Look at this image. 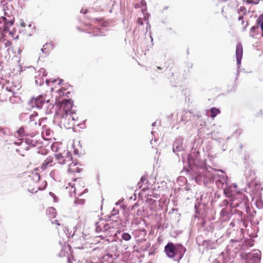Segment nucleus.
Wrapping results in <instances>:
<instances>
[{
	"instance_id": "1",
	"label": "nucleus",
	"mask_w": 263,
	"mask_h": 263,
	"mask_svg": "<svg viewBox=\"0 0 263 263\" xmlns=\"http://www.w3.org/2000/svg\"><path fill=\"white\" fill-rule=\"evenodd\" d=\"M55 158L59 163L63 165H66L69 166L68 172H74L76 170H73L71 167L76 165V163H74L72 160V154L68 151H64L62 154H58L55 155Z\"/></svg>"
},
{
	"instance_id": "2",
	"label": "nucleus",
	"mask_w": 263,
	"mask_h": 263,
	"mask_svg": "<svg viewBox=\"0 0 263 263\" xmlns=\"http://www.w3.org/2000/svg\"><path fill=\"white\" fill-rule=\"evenodd\" d=\"M76 115H61L59 121L60 126L66 129H70L75 125V117ZM78 118V117H76Z\"/></svg>"
},
{
	"instance_id": "3",
	"label": "nucleus",
	"mask_w": 263,
	"mask_h": 263,
	"mask_svg": "<svg viewBox=\"0 0 263 263\" xmlns=\"http://www.w3.org/2000/svg\"><path fill=\"white\" fill-rule=\"evenodd\" d=\"M74 183H69V185L71 186L72 189H73V192L76 196L77 194L80 197L82 196L85 193L88 192L87 189L84 188V182L80 178L75 179Z\"/></svg>"
},
{
	"instance_id": "4",
	"label": "nucleus",
	"mask_w": 263,
	"mask_h": 263,
	"mask_svg": "<svg viewBox=\"0 0 263 263\" xmlns=\"http://www.w3.org/2000/svg\"><path fill=\"white\" fill-rule=\"evenodd\" d=\"M61 115H76V111L73 109V101L71 99H65L59 102Z\"/></svg>"
},
{
	"instance_id": "5",
	"label": "nucleus",
	"mask_w": 263,
	"mask_h": 263,
	"mask_svg": "<svg viewBox=\"0 0 263 263\" xmlns=\"http://www.w3.org/2000/svg\"><path fill=\"white\" fill-rule=\"evenodd\" d=\"M179 247L184 250V252L185 251V248H184L182 245H179L177 247L172 242L167 243L164 248V251L169 258H174L177 254L178 249Z\"/></svg>"
},
{
	"instance_id": "6",
	"label": "nucleus",
	"mask_w": 263,
	"mask_h": 263,
	"mask_svg": "<svg viewBox=\"0 0 263 263\" xmlns=\"http://www.w3.org/2000/svg\"><path fill=\"white\" fill-rule=\"evenodd\" d=\"M45 102V98L43 95L39 96L36 98H32L31 100V102L32 104H35L36 107L37 108H41Z\"/></svg>"
},
{
	"instance_id": "7",
	"label": "nucleus",
	"mask_w": 263,
	"mask_h": 263,
	"mask_svg": "<svg viewBox=\"0 0 263 263\" xmlns=\"http://www.w3.org/2000/svg\"><path fill=\"white\" fill-rule=\"evenodd\" d=\"M243 54V48L241 44H238L236 46V55L238 64H240Z\"/></svg>"
},
{
	"instance_id": "8",
	"label": "nucleus",
	"mask_w": 263,
	"mask_h": 263,
	"mask_svg": "<svg viewBox=\"0 0 263 263\" xmlns=\"http://www.w3.org/2000/svg\"><path fill=\"white\" fill-rule=\"evenodd\" d=\"M53 162V158L52 156L48 157L42 164V168L46 169L48 167L52 166L54 163Z\"/></svg>"
},
{
	"instance_id": "9",
	"label": "nucleus",
	"mask_w": 263,
	"mask_h": 263,
	"mask_svg": "<svg viewBox=\"0 0 263 263\" xmlns=\"http://www.w3.org/2000/svg\"><path fill=\"white\" fill-rule=\"evenodd\" d=\"M54 49V45L52 43H46L43 45L42 50L45 53H48Z\"/></svg>"
},
{
	"instance_id": "10",
	"label": "nucleus",
	"mask_w": 263,
	"mask_h": 263,
	"mask_svg": "<svg viewBox=\"0 0 263 263\" xmlns=\"http://www.w3.org/2000/svg\"><path fill=\"white\" fill-rule=\"evenodd\" d=\"M92 22L93 23H100L101 26L103 27H107L108 26L109 24L108 21L105 20V19L103 17L93 18Z\"/></svg>"
},
{
	"instance_id": "11",
	"label": "nucleus",
	"mask_w": 263,
	"mask_h": 263,
	"mask_svg": "<svg viewBox=\"0 0 263 263\" xmlns=\"http://www.w3.org/2000/svg\"><path fill=\"white\" fill-rule=\"evenodd\" d=\"M46 214L50 218H54L56 216V210L54 208L50 207L47 210Z\"/></svg>"
},
{
	"instance_id": "12",
	"label": "nucleus",
	"mask_w": 263,
	"mask_h": 263,
	"mask_svg": "<svg viewBox=\"0 0 263 263\" xmlns=\"http://www.w3.org/2000/svg\"><path fill=\"white\" fill-rule=\"evenodd\" d=\"M59 93L61 97L66 96L68 98L69 95L71 94V91L68 90L67 89L62 87L59 90Z\"/></svg>"
},
{
	"instance_id": "13",
	"label": "nucleus",
	"mask_w": 263,
	"mask_h": 263,
	"mask_svg": "<svg viewBox=\"0 0 263 263\" xmlns=\"http://www.w3.org/2000/svg\"><path fill=\"white\" fill-rule=\"evenodd\" d=\"M191 119V113L187 111L183 112L181 120L184 123L187 122Z\"/></svg>"
},
{
	"instance_id": "14",
	"label": "nucleus",
	"mask_w": 263,
	"mask_h": 263,
	"mask_svg": "<svg viewBox=\"0 0 263 263\" xmlns=\"http://www.w3.org/2000/svg\"><path fill=\"white\" fill-rule=\"evenodd\" d=\"M14 135L15 136L17 137V138H22L26 135L24 128L23 127L20 128V129L15 133Z\"/></svg>"
},
{
	"instance_id": "15",
	"label": "nucleus",
	"mask_w": 263,
	"mask_h": 263,
	"mask_svg": "<svg viewBox=\"0 0 263 263\" xmlns=\"http://www.w3.org/2000/svg\"><path fill=\"white\" fill-rule=\"evenodd\" d=\"M211 117L213 118H215L218 114L220 112L219 109L216 107H213L211 109Z\"/></svg>"
},
{
	"instance_id": "16",
	"label": "nucleus",
	"mask_w": 263,
	"mask_h": 263,
	"mask_svg": "<svg viewBox=\"0 0 263 263\" xmlns=\"http://www.w3.org/2000/svg\"><path fill=\"white\" fill-rule=\"evenodd\" d=\"M85 202V199L78 197L76 198L74 203L76 205H83Z\"/></svg>"
},
{
	"instance_id": "17",
	"label": "nucleus",
	"mask_w": 263,
	"mask_h": 263,
	"mask_svg": "<svg viewBox=\"0 0 263 263\" xmlns=\"http://www.w3.org/2000/svg\"><path fill=\"white\" fill-rule=\"evenodd\" d=\"M27 26L31 28V32H29V34L30 35H31V33H33V30H34V26H32V25L30 24V23H29ZM21 26L22 27H25L26 26H27V24H26L25 22L22 21L21 23Z\"/></svg>"
},
{
	"instance_id": "18",
	"label": "nucleus",
	"mask_w": 263,
	"mask_h": 263,
	"mask_svg": "<svg viewBox=\"0 0 263 263\" xmlns=\"http://www.w3.org/2000/svg\"><path fill=\"white\" fill-rule=\"evenodd\" d=\"M122 238L124 240L128 241L131 239V236L128 233H124L122 235Z\"/></svg>"
},
{
	"instance_id": "19",
	"label": "nucleus",
	"mask_w": 263,
	"mask_h": 263,
	"mask_svg": "<svg viewBox=\"0 0 263 263\" xmlns=\"http://www.w3.org/2000/svg\"><path fill=\"white\" fill-rule=\"evenodd\" d=\"M4 25H5V28H4V29L5 30H8V26H12L13 25V22H9V21H7V20H6V22L5 23H4Z\"/></svg>"
},
{
	"instance_id": "20",
	"label": "nucleus",
	"mask_w": 263,
	"mask_h": 263,
	"mask_svg": "<svg viewBox=\"0 0 263 263\" xmlns=\"http://www.w3.org/2000/svg\"><path fill=\"white\" fill-rule=\"evenodd\" d=\"M32 177L33 179H34L36 181L39 180L40 178L39 174L37 173H32Z\"/></svg>"
},
{
	"instance_id": "21",
	"label": "nucleus",
	"mask_w": 263,
	"mask_h": 263,
	"mask_svg": "<svg viewBox=\"0 0 263 263\" xmlns=\"http://www.w3.org/2000/svg\"><path fill=\"white\" fill-rule=\"evenodd\" d=\"M26 143L28 144H30L32 146H35V142H34L32 140L30 141L29 139H26Z\"/></svg>"
},
{
	"instance_id": "22",
	"label": "nucleus",
	"mask_w": 263,
	"mask_h": 263,
	"mask_svg": "<svg viewBox=\"0 0 263 263\" xmlns=\"http://www.w3.org/2000/svg\"><path fill=\"white\" fill-rule=\"evenodd\" d=\"M51 223L52 224H54L58 226H60L62 225V224L60 222V221L58 220H55L52 221Z\"/></svg>"
},
{
	"instance_id": "23",
	"label": "nucleus",
	"mask_w": 263,
	"mask_h": 263,
	"mask_svg": "<svg viewBox=\"0 0 263 263\" xmlns=\"http://www.w3.org/2000/svg\"><path fill=\"white\" fill-rule=\"evenodd\" d=\"M111 227L110 226V224L107 223L104 226V229L105 231H107L109 229H110Z\"/></svg>"
},
{
	"instance_id": "24",
	"label": "nucleus",
	"mask_w": 263,
	"mask_h": 263,
	"mask_svg": "<svg viewBox=\"0 0 263 263\" xmlns=\"http://www.w3.org/2000/svg\"><path fill=\"white\" fill-rule=\"evenodd\" d=\"M258 24L260 25L261 30L263 31V17L259 20Z\"/></svg>"
},
{
	"instance_id": "25",
	"label": "nucleus",
	"mask_w": 263,
	"mask_h": 263,
	"mask_svg": "<svg viewBox=\"0 0 263 263\" xmlns=\"http://www.w3.org/2000/svg\"><path fill=\"white\" fill-rule=\"evenodd\" d=\"M53 82L54 83H57V82L58 84L61 85L62 82H63V80H62V79L54 80Z\"/></svg>"
},
{
	"instance_id": "26",
	"label": "nucleus",
	"mask_w": 263,
	"mask_h": 263,
	"mask_svg": "<svg viewBox=\"0 0 263 263\" xmlns=\"http://www.w3.org/2000/svg\"><path fill=\"white\" fill-rule=\"evenodd\" d=\"M6 22V18L4 16H2L0 17V23H5Z\"/></svg>"
},
{
	"instance_id": "27",
	"label": "nucleus",
	"mask_w": 263,
	"mask_h": 263,
	"mask_svg": "<svg viewBox=\"0 0 263 263\" xmlns=\"http://www.w3.org/2000/svg\"><path fill=\"white\" fill-rule=\"evenodd\" d=\"M118 214V211L115 210V209H114L112 211V212H111V216L110 217L113 216H114V215H115L116 214Z\"/></svg>"
},
{
	"instance_id": "28",
	"label": "nucleus",
	"mask_w": 263,
	"mask_h": 263,
	"mask_svg": "<svg viewBox=\"0 0 263 263\" xmlns=\"http://www.w3.org/2000/svg\"><path fill=\"white\" fill-rule=\"evenodd\" d=\"M137 23L140 25H142L143 24V20L141 18H139L137 20Z\"/></svg>"
},
{
	"instance_id": "29",
	"label": "nucleus",
	"mask_w": 263,
	"mask_h": 263,
	"mask_svg": "<svg viewBox=\"0 0 263 263\" xmlns=\"http://www.w3.org/2000/svg\"><path fill=\"white\" fill-rule=\"evenodd\" d=\"M140 6L141 7H143V6H146V3L144 1L142 0L140 2Z\"/></svg>"
},
{
	"instance_id": "30",
	"label": "nucleus",
	"mask_w": 263,
	"mask_h": 263,
	"mask_svg": "<svg viewBox=\"0 0 263 263\" xmlns=\"http://www.w3.org/2000/svg\"><path fill=\"white\" fill-rule=\"evenodd\" d=\"M146 181V178L145 176L142 177L141 178V182H143L144 181Z\"/></svg>"
},
{
	"instance_id": "31",
	"label": "nucleus",
	"mask_w": 263,
	"mask_h": 263,
	"mask_svg": "<svg viewBox=\"0 0 263 263\" xmlns=\"http://www.w3.org/2000/svg\"><path fill=\"white\" fill-rule=\"evenodd\" d=\"M6 90L8 91L12 92L13 93H14V92H13V90L11 89V88H8V87H6Z\"/></svg>"
},
{
	"instance_id": "32",
	"label": "nucleus",
	"mask_w": 263,
	"mask_h": 263,
	"mask_svg": "<svg viewBox=\"0 0 263 263\" xmlns=\"http://www.w3.org/2000/svg\"><path fill=\"white\" fill-rule=\"evenodd\" d=\"M248 3H251V4H256L257 3H255V2H254L253 1H252V0H250V1H247Z\"/></svg>"
},
{
	"instance_id": "33",
	"label": "nucleus",
	"mask_w": 263,
	"mask_h": 263,
	"mask_svg": "<svg viewBox=\"0 0 263 263\" xmlns=\"http://www.w3.org/2000/svg\"><path fill=\"white\" fill-rule=\"evenodd\" d=\"M256 28H258V27L257 26H253L251 28V31L254 30Z\"/></svg>"
},
{
	"instance_id": "34",
	"label": "nucleus",
	"mask_w": 263,
	"mask_h": 263,
	"mask_svg": "<svg viewBox=\"0 0 263 263\" xmlns=\"http://www.w3.org/2000/svg\"><path fill=\"white\" fill-rule=\"evenodd\" d=\"M140 7H141L140 5L139 4H136L135 5V8H138Z\"/></svg>"
},
{
	"instance_id": "35",
	"label": "nucleus",
	"mask_w": 263,
	"mask_h": 263,
	"mask_svg": "<svg viewBox=\"0 0 263 263\" xmlns=\"http://www.w3.org/2000/svg\"><path fill=\"white\" fill-rule=\"evenodd\" d=\"M138 206L137 205V203H135L134 205H133L132 206V210H133L135 206Z\"/></svg>"
},
{
	"instance_id": "36",
	"label": "nucleus",
	"mask_w": 263,
	"mask_h": 263,
	"mask_svg": "<svg viewBox=\"0 0 263 263\" xmlns=\"http://www.w3.org/2000/svg\"><path fill=\"white\" fill-rule=\"evenodd\" d=\"M96 231H98V232L100 231H101L100 228H99L98 227H97L96 228Z\"/></svg>"
},
{
	"instance_id": "37",
	"label": "nucleus",
	"mask_w": 263,
	"mask_h": 263,
	"mask_svg": "<svg viewBox=\"0 0 263 263\" xmlns=\"http://www.w3.org/2000/svg\"><path fill=\"white\" fill-rule=\"evenodd\" d=\"M81 12L83 13L84 14H85L87 12V10H86L85 11H83L82 10H81Z\"/></svg>"
},
{
	"instance_id": "38",
	"label": "nucleus",
	"mask_w": 263,
	"mask_h": 263,
	"mask_svg": "<svg viewBox=\"0 0 263 263\" xmlns=\"http://www.w3.org/2000/svg\"><path fill=\"white\" fill-rule=\"evenodd\" d=\"M242 18H243V17H242V16H239V18H238V19H239V20H242Z\"/></svg>"
},
{
	"instance_id": "39",
	"label": "nucleus",
	"mask_w": 263,
	"mask_h": 263,
	"mask_svg": "<svg viewBox=\"0 0 263 263\" xmlns=\"http://www.w3.org/2000/svg\"><path fill=\"white\" fill-rule=\"evenodd\" d=\"M157 69H162V68L161 67L158 66Z\"/></svg>"
},
{
	"instance_id": "40",
	"label": "nucleus",
	"mask_w": 263,
	"mask_h": 263,
	"mask_svg": "<svg viewBox=\"0 0 263 263\" xmlns=\"http://www.w3.org/2000/svg\"><path fill=\"white\" fill-rule=\"evenodd\" d=\"M182 256H183V255H182V254H181V255H180V259L182 257Z\"/></svg>"
},
{
	"instance_id": "41",
	"label": "nucleus",
	"mask_w": 263,
	"mask_h": 263,
	"mask_svg": "<svg viewBox=\"0 0 263 263\" xmlns=\"http://www.w3.org/2000/svg\"><path fill=\"white\" fill-rule=\"evenodd\" d=\"M97 30H98V31L100 32V29H97Z\"/></svg>"
}]
</instances>
